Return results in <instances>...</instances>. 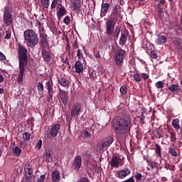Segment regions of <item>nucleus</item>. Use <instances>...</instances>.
Returning a JSON list of instances; mask_svg holds the SVG:
<instances>
[{"label":"nucleus","instance_id":"nucleus-1","mask_svg":"<svg viewBox=\"0 0 182 182\" xmlns=\"http://www.w3.org/2000/svg\"><path fill=\"white\" fill-rule=\"evenodd\" d=\"M113 129L117 134H127L130 133L132 129V118L130 116L125 115L122 118L115 117L112 121Z\"/></svg>","mask_w":182,"mask_h":182},{"label":"nucleus","instance_id":"nucleus-2","mask_svg":"<svg viewBox=\"0 0 182 182\" xmlns=\"http://www.w3.org/2000/svg\"><path fill=\"white\" fill-rule=\"evenodd\" d=\"M18 83L23 82V76H25V68L28 65V49L26 47L19 44L18 48Z\"/></svg>","mask_w":182,"mask_h":182},{"label":"nucleus","instance_id":"nucleus-3","mask_svg":"<svg viewBox=\"0 0 182 182\" xmlns=\"http://www.w3.org/2000/svg\"><path fill=\"white\" fill-rule=\"evenodd\" d=\"M24 38L28 46L30 48H34L39 43V37H38V34L33 30H26L24 31Z\"/></svg>","mask_w":182,"mask_h":182},{"label":"nucleus","instance_id":"nucleus-4","mask_svg":"<svg viewBox=\"0 0 182 182\" xmlns=\"http://www.w3.org/2000/svg\"><path fill=\"white\" fill-rule=\"evenodd\" d=\"M14 10L12 7L9 6H6L4 7V14H3V21L6 26H11L14 23Z\"/></svg>","mask_w":182,"mask_h":182},{"label":"nucleus","instance_id":"nucleus-5","mask_svg":"<svg viewBox=\"0 0 182 182\" xmlns=\"http://www.w3.org/2000/svg\"><path fill=\"white\" fill-rule=\"evenodd\" d=\"M39 38H40V48H48V46L49 45V41H48V35L46 34V31L45 28H42V30L39 31Z\"/></svg>","mask_w":182,"mask_h":182},{"label":"nucleus","instance_id":"nucleus-6","mask_svg":"<svg viewBox=\"0 0 182 182\" xmlns=\"http://www.w3.org/2000/svg\"><path fill=\"white\" fill-rule=\"evenodd\" d=\"M80 112H82V105L79 102L73 103L71 108V119L73 118L75 120H77Z\"/></svg>","mask_w":182,"mask_h":182},{"label":"nucleus","instance_id":"nucleus-7","mask_svg":"<svg viewBox=\"0 0 182 182\" xmlns=\"http://www.w3.org/2000/svg\"><path fill=\"white\" fill-rule=\"evenodd\" d=\"M113 143V136H108L100 142V149L102 151H106L108 147H110Z\"/></svg>","mask_w":182,"mask_h":182},{"label":"nucleus","instance_id":"nucleus-8","mask_svg":"<svg viewBox=\"0 0 182 182\" xmlns=\"http://www.w3.org/2000/svg\"><path fill=\"white\" fill-rule=\"evenodd\" d=\"M126 54V51L122 48L115 51V63L117 66H122L123 63V56Z\"/></svg>","mask_w":182,"mask_h":182},{"label":"nucleus","instance_id":"nucleus-9","mask_svg":"<svg viewBox=\"0 0 182 182\" xmlns=\"http://www.w3.org/2000/svg\"><path fill=\"white\" fill-rule=\"evenodd\" d=\"M116 26V23L112 20L107 19L105 22V28L106 33L108 36H112L113 35V32H114V26Z\"/></svg>","mask_w":182,"mask_h":182},{"label":"nucleus","instance_id":"nucleus-10","mask_svg":"<svg viewBox=\"0 0 182 182\" xmlns=\"http://www.w3.org/2000/svg\"><path fill=\"white\" fill-rule=\"evenodd\" d=\"M45 87L48 90L47 98L48 100H52L53 99V82L52 80L46 82Z\"/></svg>","mask_w":182,"mask_h":182},{"label":"nucleus","instance_id":"nucleus-11","mask_svg":"<svg viewBox=\"0 0 182 182\" xmlns=\"http://www.w3.org/2000/svg\"><path fill=\"white\" fill-rule=\"evenodd\" d=\"M129 36V31H125V30H122L121 31V34H120V38L119 41V46H126V43H127V36Z\"/></svg>","mask_w":182,"mask_h":182},{"label":"nucleus","instance_id":"nucleus-12","mask_svg":"<svg viewBox=\"0 0 182 182\" xmlns=\"http://www.w3.org/2000/svg\"><path fill=\"white\" fill-rule=\"evenodd\" d=\"M132 173V170L129 168H125L124 169L119 170L117 171L116 176L118 178L123 180V178H126L127 176H130Z\"/></svg>","mask_w":182,"mask_h":182},{"label":"nucleus","instance_id":"nucleus-13","mask_svg":"<svg viewBox=\"0 0 182 182\" xmlns=\"http://www.w3.org/2000/svg\"><path fill=\"white\" fill-rule=\"evenodd\" d=\"M120 12L122 11H119L111 12L110 16L108 18V19L109 21H112V22H115V23H117V22H122L123 16H122Z\"/></svg>","mask_w":182,"mask_h":182},{"label":"nucleus","instance_id":"nucleus-14","mask_svg":"<svg viewBox=\"0 0 182 182\" xmlns=\"http://www.w3.org/2000/svg\"><path fill=\"white\" fill-rule=\"evenodd\" d=\"M58 98H60V100H61L64 105H68V102H69V96L68 95V92L66 91L59 88Z\"/></svg>","mask_w":182,"mask_h":182},{"label":"nucleus","instance_id":"nucleus-15","mask_svg":"<svg viewBox=\"0 0 182 182\" xmlns=\"http://www.w3.org/2000/svg\"><path fill=\"white\" fill-rule=\"evenodd\" d=\"M164 4H166V0H159V2L157 4L158 15L160 19L164 18V11L163 10Z\"/></svg>","mask_w":182,"mask_h":182},{"label":"nucleus","instance_id":"nucleus-16","mask_svg":"<svg viewBox=\"0 0 182 182\" xmlns=\"http://www.w3.org/2000/svg\"><path fill=\"white\" fill-rule=\"evenodd\" d=\"M73 166L75 168V170L79 171L80 167L82 166V156L80 155H77L74 159Z\"/></svg>","mask_w":182,"mask_h":182},{"label":"nucleus","instance_id":"nucleus-17","mask_svg":"<svg viewBox=\"0 0 182 182\" xmlns=\"http://www.w3.org/2000/svg\"><path fill=\"white\" fill-rule=\"evenodd\" d=\"M168 90L173 95H178L181 92V87L178 84H172L168 86Z\"/></svg>","mask_w":182,"mask_h":182},{"label":"nucleus","instance_id":"nucleus-18","mask_svg":"<svg viewBox=\"0 0 182 182\" xmlns=\"http://www.w3.org/2000/svg\"><path fill=\"white\" fill-rule=\"evenodd\" d=\"M41 55L43 59L46 62V63H49L50 60H52V56H50V53L46 50V48H41Z\"/></svg>","mask_w":182,"mask_h":182},{"label":"nucleus","instance_id":"nucleus-19","mask_svg":"<svg viewBox=\"0 0 182 182\" xmlns=\"http://www.w3.org/2000/svg\"><path fill=\"white\" fill-rule=\"evenodd\" d=\"M60 130V124H55L50 130V136H51V137H56Z\"/></svg>","mask_w":182,"mask_h":182},{"label":"nucleus","instance_id":"nucleus-20","mask_svg":"<svg viewBox=\"0 0 182 182\" xmlns=\"http://www.w3.org/2000/svg\"><path fill=\"white\" fill-rule=\"evenodd\" d=\"M51 151H50V149H47L43 154V159L47 163H51V161H53V156H52V154H50Z\"/></svg>","mask_w":182,"mask_h":182},{"label":"nucleus","instance_id":"nucleus-21","mask_svg":"<svg viewBox=\"0 0 182 182\" xmlns=\"http://www.w3.org/2000/svg\"><path fill=\"white\" fill-rule=\"evenodd\" d=\"M146 161L148 166H149V167H150V168L149 166L146 167V170L148 171H150V170H153V169L157 168V167H159V164L157 163H156L150 159H146Z\"/></svg>","mask_w":182,"mask_h":182},{"label":"nucleus","instance_id":"nucleus-22","mask_svg":"<svg viewBox=\"0 0 182 182\" xmlns=\"http://www.w3.org/2000/svg\"><path fill=\"white\" fill-rule=\"evenodd\" d=\"M109 163L112 167H115L116 168H117L120 165V161L119 160V157L117 156H113Z\"/></svg>","mask_w":182,"mask_h":182},{"label":"nucleus","instance_id":"nucleus-23","mask_svg":"<svg viewBox=\"0 0 182 182\" xmlns=\"http://www.w3.org/2000/svg\"><path fill=\"white\" fill-rule=\"evenodd\" d=\"M175 49L176 50H179V52H182V39L180 38H177L175 39L174 42Z\"/></svg>","mask_w":182,"mask_h":182},{"label":"nucleus","instance_id":"nucleus-24","mask_svg":"<svg viewBox=\"0 0 182 182\" xmlns=\"http://www.w3.org/2000/svg\"><path fill=\"white\" fill-rule=\"evenodd\" d=\"M68 11H66V9L63 6H62L58 11H57V16L58 21H61L62 16H64V15H66Z\"/></svg>","mask_w":182,"mask_h":182},{"label":"nucleus","instance_id":"nucleus-25","mask_svg":"<svg viewBox=\"0 0 182 182\" xmlns=\"http://www.w3.org/2000/svg\"><path fill=\"white\" fill-rule=\"evenodd\" d=\"M75 73H82L83 72V63L81 61H76L75 63Z\"/></svg>","mask_w":182,"mask_h":182},{"label":"nucleus","instance_id":"nucleus-26","mask_svg":"<svg viewBox=\"0 0 182 182\" xmlns=\"http://www.w3.org/2000/svg\"><path fill=\"white\" fill-rule=\"evenodd\" d=\"M71 4L73 5L74 11H76L77 12L80 11V8H82L80 0H72Z\"/></svg>","mask_w":182,"mask_h":182},{"label":"nucleus","instance_id":"nucleus-27","mask_svg":"<svg viewBox=\"0 0 182 182\" xmlns=\"http://www.w3.org/2000/svg\"><path fill=\"white\" fill-rule=\"evenodd\" d=\"M155 42L157 45H163V43H166V42H167V37L164 35H159L156 38Z\"/></svg>","mask_w":182,"mask_h":182},{"label":"nucleus","instance_id":"nucleus-28","mask_svg":"<svg viewBox=\"0 0 182 182\" xmlns=\"http://www.w3.org/2000/svg\"><path fill=\"white\" fill-rule=\"evenodd\" d=\"M58 82L63 87H69L70 83L68 79L64 77H60L58 79Z\"/></svg>","mask_w":182,"mask_h":182},{"label":"nucleus","instance_id":"nucleus-29","mask_svg":"<svg viewBox=\"0 0 182 182\" xmlns=\"http://www.w3.org/2000/svg\"><path fill=\"white\" fill-rule=\"evenodd\" d=\"M181 124V122H180V119L178 118H176L172 120V127L175 130H178V129H180Z\"/></svg>","mask_w":182,"mask_h":182},{"label":"nucleus","instance_id":"nucleus-30","mask_svg":"<svg viewBox=\"0 0 182 182\" xmlns=\"http://www.w3.org/2000/svg\"><path fill=\"white\" fill-rule=\"evenodd\" d=\"M109 8V4L107 3H102L101 6V14L105 15V14H107Z\"/></svg>","mask_w":182,"mask_h":182},{"label":"nucleus","instance_id":"nucleus-31","mask_svg":"<svg viewBox=\"0 0 182 182\" xmlns=\"http://www.w3.org/2000/svg\"><path fill=\"white\" fill-rule=\"evenodd\" d=\"M60 179V175L59 173V171H54L52 173V180H53V181H54V182L59 181Z\"/></svg>","mask_w":182,"mask_h":182},{"label":"nucleus","instance_id":"nucleus-32","mask_svg":"<svg viewBox=\"0 0 182 182\" xmlns=\"http://www.w3.org/2000/svg\"><path fill=\"white\" fill-rule=\"evenodd\" d=\"M155 146H156L155 153H156L157 157L161 158V151H162L161 146L160 145H159V144H156Z\"/></svg>","mask_w":182,"mask_h":182},{"label":"nucleus","instance_id":"nucleus-33","mask_svg":"<svg viewBox=\"0 0 182 182\" xmlns=\"http://www.w3.org/2000/svg\"><path fill=\"white\" fill-rule=\"evenodd\" d=\"M12 153L14 156L18 157V156H20L21 153H22V149L18 146H15L14 149H13Z\"/></svg>","mask_w":182,"mask_h":182},{"label":"nucleus","instance_id":"nucleus-34","mask_svg":"<svg viewBox=\"0 0 182 182\" xmlns=\"http://www.w3.org/2000/svg\"><path fill=\"white\" fill-rule=\"evenodd\" d=\"M168 153H169V154H171V156H173V157H177V156H178V153H177V151H176V149L169 146L168 148Z\"/></svg>","mask_w":182,"mask_h":182},{"label":"nucleus","instance_id":"nucleus-35","mask_svg":"<svg viewBox=\"0 0 182 182\" xmlns=\"http://www.w3.org/2000/svg\"><path fill=\"white\" fill-rule=\"evenodd\" d=\"M133 77L135 82H136L137 83H139V82H141V75H140L139 73H134Z\"/></svg>","mask_w":182,"mask_h":182},{"label":"nucleus","instance_id":"nucleus-36","mask_svg":"<svg viewBox=\"0 0 182 182\" xmlns=\"http://www.w3.org/2000/svg\"><path fill=\"white\" fill-rule=\"evenodd\" d=\"M120 32H121V29L120 27L117 26L115 28V29L114 28V37L116 38V39H117V38H119V35H120Z\"/></svg>","mask_w":182,"mask_h":182},{"label":"nucleus","instance_id":"nucleus-37","mask_svg":"<svg viewBox=\"0 0 182 182\" xmlns=\"http://www.w3.org/2000/svg\"><path fill=\"white\" fill-rule=\"evenodd\" d=\"M23 140H24V141H29V140H31V133L24 132L23 134Z\"/></svg>","mask_w":182,"mask_h":182},{"label":"nucleus","instance_id":"nucleus-38","mask_svg":"<svg viewBox=\"0 0 182 182\" xmlns=\"http://www.w3.org/2000/svg\"><path fill=\"white\" fill-rule=\"evenodd\" d=\"M36 86L38 92H39V93H42L44 90L43 84L41 82H38Z\"/></svg>","mask_w":182,"mask_h":182},{"label":"nucleus","instance_id":"nucleus-39","mask_svg":"<svg viewBox=\"0 0 182 182\" xmlns=\"http://www.w3.org/2000/svg\"><path fill=\"white\" fill-rule=\"evenodd\" d=\"M127 86L126 85H122L119 89L121 95H127Z\"/></svg>","mask_w":182,"mask_h":182},{"label":"nucleus","instance_id":"nucleus-40","mask_svg":"<svg viewBox=\"0 0 182 182\" xmlns=\"http://www.w3.org/2000/svg\"><path fill=\"white\" fill-rule=\"evenodd\" d=\"M136 182L141 181V178H143V175L141 173L136 172V175L134 176Z\"/></svg>","mask_w":182,"mask_h":182},{"label":"nucleus","instance_id":"nucleus-41","mask_svg":"<svg viewBox=\"0 0 182 182\" xmlns=\"http://www.w3.org/2000/svg\"><path fill=\"white\" fill-rule=\"evenodd\" d=\"M109 8H112V12L119 11V9H117V5H116V4H114L113 1H111V4H109Z\"/></svg>","mask_w":182,"mask_h":182},{"label":"nucleus","instance_id":"nucleus-42","mask_svg":"<svg viewBox=\"0 0 182 182\" xmlns=\"http://www.w3.org/2000/svg\"><path fill=\"white\" fill-rule=\"evenodd\" d=\"M109 8H112V12L119 11V9H117V5H116V4H114L113 1H111V4H109Z\"/></svg>","mask_w":182,"mask_h":182},{"label":"nucleus","instance_id":"nucleus-43","mask_svg":"<svg viewBox=\"0 0 182 182\" xmlns=\"http://www.w3.org/2000/svg\"><path fill=\"white\" fill-rule=\"evenodd\" d=\"M1 36H4V39H11V32L6 31L0 33Z\"/></svg>","mask_w":182,"mask_h":182},{"label":"nucleus","instance_id":"nucleus-44","mask_svg":"<svg viewBox=\"0 0 182 182\" xmlns=\"http://www.w3.org/2000/svg\"><path fill=\"white\" fill-rule=\"evenodd\" d=\"M155 86L156 89H163L164 87V82L163 81H158L156 82Z\"/></svg>","mask_w":182,"mask_h":182},{"label":"nucleus","instance_id":"nucleus-45","mask_svg":"<svg viewBox=\"0 0 182 182\" xmlns=\"http://www.w3.org/2000/svg\"><path fill=\"white\" fill-rule=\"evenodd\" d=\"M170 134L171 143H176V141H177V137H176V132H170Z\"/></svg>","mask_w":182,"mask_h":182},{"label":"nucleus","instance_id":"nucleus-46","mask_svg":"<svg viewBox=\"0 0 182 182\" xmlns=\"http://www.w3.org/2000/svg\"><path fill=\"white\" fill-rule=\"evenodd\" d=\"M153 134L156 139H161V137H163V136H161V132L158 130L153 131Z\"/></svg>","mask_w":182,"mask_h":182},{"label":"nucleus","instance_id":"nucleus-47","mask_svg":"<svg viewBox=\"0 0 182 182\" xmlns=\"http://www.w3.org/2000/svg\"><path fill=\"white\" fill-rule=\"evenodd\" d=\"M52 32L54 35H55V36H59V35H60L61 33L60 31H58V28H56V27L53 28Z\"/></svg>","mask_w":182,"mask_h":182},{"label":"nucleus","instance_id":"nucleus-48","mask_svg":"<svg viewBox=\"0 0 182 182\" xmlns=\"http://www.w3.org/2000/svg\"><path fill=\"white\" fill-rule=\"evenodd\" d=\"M63 22L65 25H70V17L69 16H66L63 19Z\"/></svg>","mask_w":182,"mask_h":182},{"label":"nucleus","instance_id":"nucleus-49","mask_svg":"<svg viewBox=\"0 0 182 182\" xmlns=\"http://www.w3.org/2000/svg\"><path fill=\"white\" fill-rule=\"evenodd\" d=\"M41 4L43 5L44 8H49V0H41Z\"/></svg>","mask_w":182,"mask_h":182},{"label":"nucleus","instance_id":"nucleus-50","mask_svg":"<svg viewBox=\"0 0 182 182\" xmlns=\"http://www.w3.org/2000/svg\"><path fill=\"white\" fill-rule=\"evenodd\" d=\"M166 170H171V171H174V168H176V166L174 165H168L165 166Z\"/></svg>","mask_w":182,"mask_h":182},{"label":"nucleus","instance_id":"nucleus-51","mask_svg":"<svg viewBox=\"0 0 182 182\" xmlns=\"http://www.w3.org/2000/svg\"><path fill=\"white\" fill-rule=\"evenodd\" d=\"M25 171L26 174H28V176H32V174H33V171L32 170V168H25Z\"/></svg>","mask_w":182,"mask_h":182},{"label":"nucleus","instance_id":"nucleus-52","mask_svg":"<svg viewBox=\"0 0 182 182\" xmlns=\"http://www.w3.org/2000/svg\"><path fill=\"white\" fill-rule=\"evenodd\" d=\"M36 149H38V150H41L42 149V139H39L38 143L36 145Z\"/></svg>","mask_w":182,"mask_h":182},{"label":"nucleus","instance_id":"nucleus-53","mask_svg":"<svg viewBox=\"0 0 182 182\" xmlns=\"http://www.w3.org/2000/svg\"><path fill=\"white\" fill-rule=\"evenodd\" d=\"M179 132L178 133L179 137L181 138V140H182V120L181 121V125L179 127Z\"/></svg>","mask_w":182,"mask_h":182},{"label":"nucleus","instance_id":"nucleus-54","mask_svg":"<svg viewBox=\"0 0 182 182\" xmlns=\"http://www.w3.org/2000/svg\"><path fill=\"white\" fill-rule=\"evenodd\" d=\"M77 56L78 59L83 58V53H82V50H80V49L77 50Z\"/></svg>","mask_w":182,"mask_h":182},{"label":"nucleus","instance_id":"nucleus-55","mask_svg":"<svg viewBox=\"0 0 182 182\" xmlns=\"http://www.w3.org/2000/svg\"><path fill=\"white\" fill-rule=\"evenodd\" d=\"M62 62L66 65L67 66H68V68H70V65L69 64V60L68 59V57L66 58V59L65 58H62Z\"/></svg>","mask_w":182,"mask_h":182},{"label":"nucleus","instance_id":"nucleus-56","mask_svg":"<svg viewBox=\"0 0 182 182\" xmlns=\"http://www.w3.org/2000/svg\"><path fill=\"white\" fill-rule=\"evenodd\" d=\"M56 5H58V0H53L51 4V9H55Z\"/></svg>","mask_w":182,"mask_h":182},{"label":"nucleus","instance_id":"nucleus-57","mask_svg":"<svg viewBox=\"0 0 182 182\" xmlns=\"http://www.w3.org/2000/svg\"><path fill=\"white\" fill-rule=\"evenodd\" d=\"M176 28H178V31H182V14H181V18H180V24H178L176 26Z\"/></svg>","mask_w":182,"mask_h":182},{"label":"nucleus","instance_id":"nucleus-58","mask_svg":"<svg viewBox=\"0 0 182 182\" xmlns=\"http://www.w3.org/2000/svg\"><path fill=\"white\" fill-rule=\"evenodd\" d=\"M83 134H84L85 139H88V137H90V133H89V132H87V130H85L83 132Z\"/></svg>","mask_w":182,"mask_h":182},{"label":"nucleus","instance_id":"nucleus-59","mask_svg":"<svg viewBox=\"0 0 182 182\" xmlns=\"http://www.w3.org/2000/svg\"><path fill=\"white\" fill-rule=\"evenodd\" d=\"M139 119L140 123H141V124H144V119H146V117L141 114L140 117H139Z\"/></svg>","mask_w":182,"mask_h":182},{"label":"nucleus","instance_id":"nucleus-60","mask_svg":"<svg viewBox=\"0 0 182 182\" xmlns=\"http://www.w3.org/2000/svg\"><path fill=\"white\" fill-rule=\"evenodd\" d=\"M141 76L142 77V79H144V80H147V79H149V76L148 75L147 73H142L141 74Z\"/></svg>","mask_w":182,"mask_h":182},{"label":"nucleus","instance_id":"nucleus-61","mask_svg":"<svg viewBox=\"0 0 182 182\" xmlns=\"http://www.w3.org/2000/svg\"><path fill=\"white\" fill-rule=\"evenodd\" d=\"M45 178H46L45 175H41L39 177V178L38 179L37 182H43V181H45Z\"/></svg>","mask_w":182,"mask_h":182},{"label":"nucleus","instance_id":"nucleus-62","mask_svg":"<svg viewBox=\"0 0 182 182\" xmlns=\"http://www.w3.org/2000/svg\"><path fill=\"white\" fill-rule=\"evenodd\" d=\"M79 182H89V178L87 177L80 178Z\"/></svg>","mask_w":182,"mask_h":182},{"label":"nucleus","instance_id":"nucleus-63","mask_svg":"<svg viewBox=\"0 0 182 182\" xmlns=\"http://www.w3.org/2000/svg\"><path fill=\"white\" fill-rule=\"evenodd\" d=\"M66 51L68 52V55H72V53L70 52V44H68L66 48Z\"/></svg>","mask_w":182,"mask_h":182},{"label":"nucleus","instance_id":"nucleus-64","mask_svg":"<svg viewBox=\"0 0 182 182\" xmlns=\"http://www.w3.org/2000/svg\"><path fill=\"white\" fill-rule=\"evenodd\" d=\"M151 59H157V58H159V55L156 53H151Z\"/></svg>","mask_w":182,"mask_h":182}]
</instances>
